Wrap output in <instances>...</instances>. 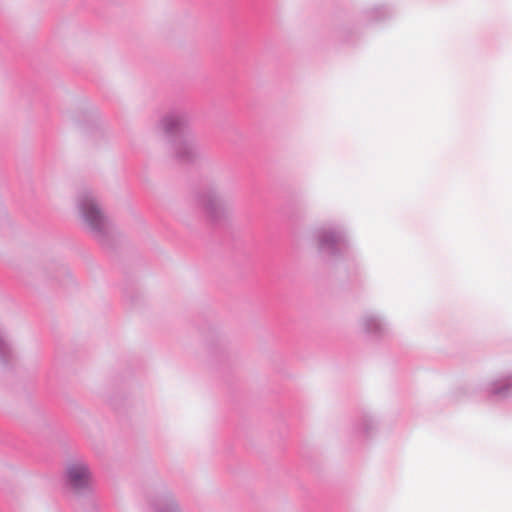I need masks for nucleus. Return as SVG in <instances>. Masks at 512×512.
Returning a JSON list of instances; mask_svg holds the SVG:
<instances>
[{"mask_svg": "<svg viewBox=\"0 0 512 512\" xmlns=\"http://www.w3.org/2000/svg\"><path fill=\"white\" fill-rule=\"evenodd\" d=\"M85 217L86 220L94 227L98 228L100 227V224L102 222V215L98 208L94 205H91L86 211H85Z\"/></svg>", "mask_w": 512, "mask_h": 512, "instance_id": "obj_2", "label": "nucleus"}, {"mask_svg": "<svg viewBox=\"0 0 512 512\" xmlns=\"http://www.w3.org/2000/svg\"><path fill=\"white\" fill-rule=\"evenodd\" d=\"M68 480L72 488L80 490L90 483V473L84 464H73L67 471Z\"/></svg>", "mask_w": 512, "mask_h": 512, "instance_id": "obj_1", "label": "nucleus"}]
</instances>
